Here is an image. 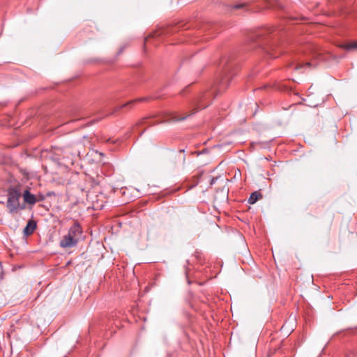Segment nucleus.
<instances>
[{
  "label": "nucleus",
  "instance_id": "obj_1",
  "mask_svg": "<svg viewBox=\"0 0 357 357\" xmlns=\"http://www.w3.org/2000/svg\"><path fill=\"white\" fill-rule=\"evenodd\" d=\"M282 29L275 27H267L259 30L255 36L257 37V43L259 46L275 45L282 34Z\"/></svg>",
  "mask_w": 357,
  "mask_h": 357
},
{
  "label": "nucleus",
  "instance_id": "obj_5",
  "mask_svg": "<svg viewBox=\"0 0 357 357\" xmlns=\"http://www.w3.org/2000/svg\"><path fill=\"white\" fill-rule=\"evenodd\" d=\"M312 59L317 61H329L332 59H336V56L331 52L319 50L313 47L312 50Z\"/></svg>",
  "mask_w": 357,
  "mask_h": 357
},
{
  "label": "nucleus",
  "instance_id": "obj_3",
  "mask_svg": "<svg viewBox=\"0 0 357 357\" xmlns=\"http://www.w3.org/2000/svg\"><path fill=\"white\" fill-rule=\"evenodd\" d=\"M21 192L16 188H10L8 190V200L6 207L9 213H17L19 210L24 208V206H21L20 199L21 197Z\"/></svg>",
  "mask_w": 357,
  "mask_h": 357
},
{
  "label": "nucleus",
  "instance_id": "obj_8",
  "mask_svg": "<svg viewBox=\"0 0 357 357\" xmlns=\"http://www.w3.org/2000/svg\"><path fill=\"white\" fill-rule=\"evenodd\" d=\"M195 112H191L188 115L180 116L177 113L171 114L169 120L172 121H181L185 120L188 117L192 116Z\"/></svg>",
  "mask_w": 357,
  "mask_h": 357
},
{
  "label": "nucleus",
  "instance_id": "obj_14",
  "mask_svg": "<svg viewBox=\"0 0 357 357\" xmlns=\"http://www.w3.org/2000/svg\"><path fill=\"white\" fill-rule=\"evenodd\" d=\"M45 199V197L43 195H40L39 198L37 199L38 202L43 201Z\"/></svg>",
  "mask_w": 357,
  "mask_h": 357
},
{
  "label": "nucleus",
  "instance_id": "obj_4",
  "mask_svg": "<svg viewBox=\"0 0 357 357\" xmlns=\"http://www.w3.org/2000/svg\"><path fill=\"white\" fill-rule=\"evenodd\" d=\"M232 70V66L229 64L227 66L221 73L219 81V91L225 89L229 85V83L233 76Z\"/></svg>",
  "mask_w": 357,
  "mask_h": 357
},
{
  "label": "nucleus",
  "instance_id": "obj_10",
  "mask_svg": "<svg viewBox=\"0 0 357 357\" xmlns=\"http://www.w3.org/2000/svg\"><path fill=\"white\" fill-rule=\"evenodd\" d=\"M261 195L257 192H252L249 199H248V203L250 204H253L261 197Z\"/></svg>",
  "mask_w": 357,
  "mask_h": 357
},
{
  "label": "nucleus",
  "instance_id": "obj_11",
  "mask_svg": "<svg viewBox=\"0 0 357 357\" xmlns=\"http://www.w3.org/2000/svg\"><path fill=\"white\" fill-rule=\"evenodd\" d=\"M314 63L313 62H306L305 63H303V64H298L296 67V70H298V69H301L302 68L303 66H314Z\"/></svg>",
  "mask_w": 357,
  "mask_h": 357
},
{
  "label": "nucleus",
  "instance_id": "obj_12",
  "mask_svg": "<svg viewBox=\"0 0 357 357\" xmlns=\"http://www.w3.org/2000/svg\"><path fill=\"white\" fill-rule=\"evenodd\" d=\"M147 98H139V99H136V100H134L132 101H130V102H128L127 104L124 105L122 106L123 107H126V105H130V104H132L133 102H138V101H143V100H146Z\"/></svg>",
  "mask_w": 357,
  "mask_h": 357
},
{
  "label": "nucleus",
  "instance_id": "obj_15",
  "mask_svg": "<svg viewBox=\"0 0 357 357\" xmlns=\"http://www.w3.org/2000/svg\"><path fill=\"white\" fill-rule=\"evenodd\" d=\"M206 107V106H205V105L204 106H203V105L199 106L200 108H205Z\"/></svg>",
  "mask_w": 357,
  "mask_h": 357
},
{
  "label": "nucleus",
  "instance_id": "obj_9",
  "mask_svg": "<svg viewBox=\"0 0 357 357\" xmlns=\"http://www.w3.org/2000/svg\"><path fill=\"white\" fill-rule=\"evenodd\" d=\"M340 47L348 51H351L357 49V42H351L340 45Z\"/></svg>",
  "mask_w": 357,
  "mask_h": 357
},
{
  "label": "nucleus",
  "instance_id": "obj_13",
  "mask_svg": "<svg viewBox=\"0 0 357 357\" xmlns=\"http://www.w3.org/2000/svg\"><path fill=\"white\" fill-rule=\"evenodd\" d=\"M245 6L244 3H238L233 6V8L234 9H240Z\"/></svg>",
  "mask_w": 357,
  "mask_h": 357
},
{
  "label": "nucleus",
  "instance_id": "obj_6",
  "mask_svg": "<svg viewBox=\"0 0 357 357\" xmlns=\"http://www.w3.org/2000/svg\"><path fill=\"white\" fill-rule=\"evenodd\" d=\"M22 197L24 202L26 204L34 205L36 202H38L36 197L34 195L31 194L29 189H26L24 191Z\"/></svg>",
  "mask_w": 357,
  "mask_h": 357
},
{
  "label": "nucleus",
  "instance_id": "obj_2",
  "mask_svg": "<svg viewBox=\"0 0 357 357\" xmlns=\"http://www.w3.org/2000/svg\"><path fill=\"white\" fill-rule=\"evenodd\" d=\"M82 229L77 222H75L69 229L68 233L64 235L59 245L62 248H70L76 246L81 239Z\"/></svg>",
  "mask_w": 357,
  "mask_h": 357
},
{
  "label": "nucleus",
  "instance_id": "obj_7",
  "mask_svg": "<svg viewBox=\"0 0 357 357\" xmlns=\"http://www.w3.org/2000/svg\"><path fill=\"white\" fill-rule=\"evenodd\" d=\"M36 228V223L35 221L31 220H29L26 226L24 227L23 233L25 236H29L32 234Z\"/></svg>",
  "mask_w": 357,
  "mask_h": 357
}]
</instances>
